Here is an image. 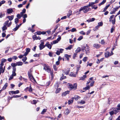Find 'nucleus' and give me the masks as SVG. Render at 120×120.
<instances>
[{"mask_svg":"<svg viewBox=\"0 0 120 120\" xmlns=\"http://www.w3.org/2000/svg\"><path fill=\"white\" fill-rule=\"evenodd\" d=\"M27 57L25 56L22 59V60L23 62H24L27 60Z\"/></svg>","mask_w":120,"mask_h":120,"instance_id":"63","label":"nucleus"},{"mask_svg":"<svg viewBox=\"0 0 120 120\" xmlns=\"http://www.w3.org/2000/svg\"><path fill=\"white\" fill-rule=\"evenodd\" d=\"M26 10L25 9H23L22 10V12L20 13V14H23L25 13L26 12Z\"/></svg>","mask_w":120,"mask_h":120,"instance_id":"53","label":"nucleus"},{"mask_svg":"<svg viewBox=\"0 0 120 120\" xmlns=\"http://www.w3.org/2000/svg\"><path fill=\"white\" fill-rule=\"evenodd\" d=\"M7 13L8 14H11L13 12V10L11 8H9L7 10Z\"/></svg>","mask_w":120,"mask_h":120,"instance_id":"13","label":"nucleus"},{"mask_svg":"<svg viewBox=\"0 0 120 120\" xmlns=\"http://www.w3.org/2000/svg\"><path fill=\"white\" fill-rule=\"evenodd\" d=\"M86 77V75H83L82 77H80V80H83L85 79Z\"/></svg>","mask_w":120,"mask_h":120,"instance_id":"25","label":"nucleus"},{"mask_svg":"<svg viewBox=\"0 0 120 120\" xmlns=\"http://www.w3.org/2000/svg\"><path fill=\"white\" fill-rule=\"evenodd\" d=\"M70 110L67 108L65 109V115H68L70 113Z\"/></svg>","mask_w":120,"mask_h":120,"instance_id":"9","label":"nucleus"},{"mask_svg":"<svg viewBox=\"0 0 120 120\" xmlns=\"http://www.w3.org/2000/svg\"><path fill=\"white\" fill-rule=\"evenodd\" d=\"M94 82V81H92L91 82L90 84V86H93V84Z\"/></svg>","mask_w":120,"mask_h":120,"instance_id":"57","label":"nucleus"},{"mask_svg":"<svg viewBox=\"0 0 120 120\" xmlns=\"http://www.w3.org/2000/svg\"><path fill=\"white\" fill-rule=\"evenodd\" d=\"M90 86H87L84 88L83 89V90H88L90 89Z\"/></svg>","mask_w":120,"mask_h":120,"instance_id":"32","label":"nucleus"},{"mask_svg":"<svg viewBox=\"0 0 120 120\" xmlns=\"http://www.w3.org/2000/svg\"><path fill=\"white\" fill-rule=\"evenodd\" d=\"M38 101V100H37V101L35 100H34L32 101L33 102H31V103L32 104L35 105L37 103V102Z\"/></svg>","mask_w":120,"mask_h":120,"instance_id":"27","label":"nucleus"},{"mask_svg":"<svg viewBox=\"0 0 120 120\" xmlns=\"http://www.w3.org/2000/svg\"><path fill=\"white\" fill-rule=\"evenodd\" d=\"M8 86V83H6L4 86L3 87L2 89V90H4L5 89H6V87Z\"/></svg>","mask_w":120,"mask_h":120,"instance_id":"24","label":"nucleus"},{"mask_svg":"<svg viewBox=\"0 0 120 120\" xmlns=\"http://www.w3.org/2000/svg\"><path fill=\"white\" fill-rule=\"evenodd\" d=\"M32 72V71L30 69L29 71H28V75L29 78L30 80H31V77L33 76L31 73Z\"/></svg>","mask_w":120,"mask_h":120,"instance_id":"3","label":"nucleus"},{"mask_svg":"<svg viewBox=\"0 0 120 120\" xmlns=\"http://www.w3.org/2000/svg\"><path fill=\"white\" fill-rule=\"evenodd\" d=\"M77 84L76 83H75L72 85V89H74V90H76L77 89Z\"/></svg>","mask_w":120,"mask_h":120,"instance_id":"21","label":"nucleus"},{"mask_svg":"<svg viewBox=\"0 0 120 120\" xmlns=\"http://www.w3.org/2000/svg\"><path fill=\"white\" fill-rule=\"evenodd\" d=\"M67 85L68 86H69V87L72 89V84L68 83L67 84Z\"/></svg>","mask_w":120,"mask_h":120,"instance_id":"43","label":"nucleus"},{"mask_svg":"<svg viewBox=\"0 0 120 120\" xmlns=\"http://www.w3.org/2000/svg\"><path fill=\"white\" fill-rule=\"evenodd\" d=\"M77 69H76V73H77L78 71H79L80 70V68L81 67V65H78L77 66Z\"/></svg>","mask_w":120,"mask_h":120,"instance_id":"22","label":"nucleus"},{"mask_svg":"<svg viewBox=\"0 0 120 120\" xmlns=\"http://www.w3.org/2000/svg\"><path fill=\"white\" fill-rule=\"evenodd\" d=\"M70 71V68L68 69V71H67L66 69H64L63 70V73H64L66 75H68Z\"/></svg>","mask_w":120,"mask_h":120,"instance_id":"5","label":"nucleus"},{"mask_svg":"<svg viewBox=\"0 0 120 120\" xmlns=\"http://www.w3.org/2000/svg\"><path fill=\"white\" fill-rule=\"evenodd\" d=\"M79 103L81 104H85V101L83 100H81L79 102Z\"/></svg>","mask_w":120,"mask_h":120,"instance_id":"46","label":"nucleus"},{"mask_svg":"<svg viewBox=\"0 0 120 120\" xmlns=\"http://www.w3.org/2000/svg\"><path fill=\"white\" fill-rule=\"evenodd\" d=\"M60 83H59L58 82H57L55 84L54 87L55 89H57L59 88L58 87H59V85Z\"/></svg>","mask_w":120,"mask_h":120,"instance_id":"7","label":"nucleus"},{"mask_svg":"<svg viewBox=\"0 0 120 120\" xmlns=\"http://www.w3.org/2000/svg\"><path fill=\"white\" fill-rule=\"evenodd\" d=\"M115 18H114L113 20H111V22H112V24L114 25L115 24Z\"/></svg>","mask_w":120,"mask_h":120,"instance_id":"44","label":"nucleus"},{"mask_svg":"<svg viewBox=\"0 0 120 120\" xmlns=\"http://www.w3.org/2000/svg\"><path fill=\"white\" fill-rule=\"evenodd\" d=\"M80 48L79 47L76 49L75 52L76 53H77L80 52Z\"/></svg>","mask_w":120,"mask_h":120,"instance_id":"38","label":"nucleus"},{"mask_svg":"<svg viewBox=\"0 0 120 120\" xmlns=\"http://www.w3.org/2000/svg\"><path fill=\"white\" fill-rule=\"evenodd\" d=\"M9 22V21L8 20H7V21H6L4 24V25L6 26L7 25H8Z\"/></svg>","mask_w":120,"mask_h":120,"instance_id":"54","label":"nucleus"},{"mask_svg":"<svg viewBox=\"0 0 120 120\" xmlns=\"http://www.w3.org/2000/svg\"><path fill=\"white\" fill-rule=\"evenodd\" d=\"M72 14V11H69L68 12V14L67 15L68 17L71 15Z\"/></svg>","mask_w":120,"mask_h":120,"instance_id":"40","label":"nucleus"},{"mask_svg":"<svg viewBox=\"0 0 120 120\" xmlns=\"http://www.w3.org/2000/svg\"><path fill=\"white\" fill-rule=\"evenodd\" d=\"M60 40V37H59L56 40L53 41V44H55L57 43H58V41H59Z\"/></svg>","mask_w":120,"mask_h":120,"instance_id":"16","label":"nucleus"},{"mask_svg":"<svg viewBox=\"0 0 120 120\" xmlns=\"http://www.w3.org/2000/svg\"><path fill=\"white\" fill-rule=\"evenodd\" d=\"M53 53L52 52H49V55L50 57L52 56Z\"/></svg>","mask_w":120,"mask_h":120,"instance_id":"62","label":"nucleus"},{"mask_svg":"<svg viewBox=\"0 0 120 120\" xmlns=\"http://www.w3.org/2000/svg\"><path fill=\"white\" fill-rule=\"evenodd\" d=\"M83 38V36H80L79 37L78 39L77 40L80 41Z\"/></svg>","mask_w":120,"mask_h":120,"instance_id":"56","label":"nucleus"},{"mask_svg":"<svg viewBox=\"0 0 120 120\" xmlns=\"http://www.w3.org/2000/svg\"><path fill=\"white\" fill-rule=\"evenodd\" d=\"M19 19L18 18H16L15 20V22L16 24H17L19 22Z\"/></svg>","mask_w":120,"mask_h":120,"instance_id":"36","label":"nucleus"},{"mask_svg":"<svg viewBox=\"0 0 120 120\" xmlns=\"http://www.w3.org/2000/svg\"><path fill=\"white\" fill-rule=\"evenodd\" d=\"M5 15V14L4 13L3 14L2 12H0V18H2Z\"/></svg>","mask_w":120,"mask_h":120,"instance_id":"37","label":"nucleus"},{"mask_svg":"<svg viewBox=\"0 0 120 120\" xmlns=\"http://www.w3.org/2000/svg\"><path fill=\"white\" fill-rule=\"evenodd\" d=\"M12 58L14 60H15L18 59V57L16 56H14L12 57Z\"/></svg>","mask_w":120,"mask_h":120,"instance_id":"61","label":"nucleus"},{"mask_svg":"<svg viewBox=\"0 0 120 120\" xmlns=\"http://www.w3.org/2000/svg\"><path fill=\"white\" fill-rule=\"evenodd\" d=\"M56 89V90L55 91V93L57 94V93H59L60 92V88H59Z\"/></svg>","mask_w":120,"mask_h":120,"instance_id":"42","label":"nucleus"},{"mask_svg":"<svg viewBox=\"0 0 120 120\" xmlns=\"http://www.w3.org/2000/svg\"><path fill=\"white\" fill-rule=\"evenodd\" d=\"M58 60L57 61L56 63V64L57 65H59L60 63V56H59L58 58Z\"/></svg>","mask_w":120,"mask_h":120,"instance_id":"26","label":"nucleus"},{"mask_svg":"<svg viewBox=\"0 0 120 120\" xmlns=\"http://www.w3.org/2000/svg\"><path fill=\"white\" fill-rule=\"evenodd\" d=\"M73 45H70L68 47L66 48L65 49L67 50H70L72 49L73 47Z\"/></svg>","mask_w":120,"mask_h":120,"instance_id":"17","label":"nucleus"},{"mask_svg":"<svg viewBox=\"0 0 120 120\" xmlns=\"http://www.w3.org/2000/svg\"><path fill=\"white\" fill-rule=\"evenodd\" d=\"M49 42H48L45 44V46H46L49 48V49H51L52 47V46L51 45L49 44Z\"/></svg>","mask_w":120,"mask_h":120,"instance_id":"12","label":"nucleus"},{"mask_svg":"<svg viewBox=\"0 0 120 120\" xmlns=\"http://www.w3.org/2000/svg\"><path fill=\"white\" fill-rule=\"evenodd\" d=\"M74 99V98H72L71 99L69 100L68 101V103L69 105L73 103V100Z\"/></svg>","mask_w":120,"mask_h":120,"instance_id":"15","label":"nucleus"},{"mask_svg":"<svg viewBox=\"0 0 120 120\" xmlns=\"http://www.w3.org/2000/svg\"><path fill=\"white\" fill-rule=\"evenodd\" d=\"M79 33L83 35H85V33L83 31H81L79 32Z\"/></svg>","mask_w":120,"mask_h":120,"instance_id":"48","label":"nucleus"},{"mask_svg":"<svg viewBox=\"0 0 120 120\" xmlns=\"http://www.w3.org/2000/svg\"><path fill=\"white\" fill-rule=\"evenodd\" d=\"M7 27L6 26L4 25L2 28V30L3 31L5 30H7Z\"/></svg>","mask_w":120,"mask_h":120,"instance_id":"41","label":"nucleus"},{"mask_svg":"<svg viewBox=\"0 0 120 120\" xmlns=\"http://www.w3.org/2000/svg\"><path fill=\"white\" fill-rule=\"evenodd\" d=\"M100 43L101 44H104L105 43V42L103 40H101L100 42Z\"/></svg>","mask_w":120,"mask_h":120,"instance_id":"64","label":"nucleus"},{"mask_svg":"<svg viewBox=\"0 0 120 120\" xmlns=\"http://www.w3.org/2000/svg\"><path fill=\"white\" fill-rule=\"evenodd\" d=\"M93 46L96 48L97 49L99 48L100 46V45L97 43H95L94 44Z\"/></svg>","mask_w":120,"mask_h":120,"instance_id":"19","label":"nucleus"},{"mask_svg":"<svg viewBox=\"0 0 120 120\" xmlns=\"http://www.w3.org/2000/svg\"><path fill=\"white\" fill-rule=\"evenodd\" d=\"M105 57L106 58L111 56V55L109 52L108 51H107L105 53Z\"/></svg>","mask_w":120,"mask_h":120,"instance_id":"8","label":"nucleus"},{"mask_svg":"<svg viewBox=\"0 0 120 120\" xmlns=\"http://www.w3.org/2000/svg\"><path fill=\"white\" fill-rule=\"evenodd\" d=\"M17 65V64H16V63H12L11 64V66L12 67V69H13V68L15 69H15H16V68L15 67Z\"/></svg>","mask_w":120,"mask_h":120,"instance_id":"11","label":"nucleus"},{"mask_svg":"<svg viewBox=\"0 0 120 120\" xmlns=\"http://www.w3.org/2000/svg\"><path fill=\"white\" fill-rule=\"evenodd\" d=\"M53 68L55 71H57V68L56 67V65L54 64L53 65Z\"/></svg>","mask_w":120,"mask_h":120,"instance_id":"60","label":"nucleus"},{"mask_svg":"<svg viewBox=\"0 0 120 120\" xmlns=\"http://www.w3.org/2000/svg\"><path fill=\"white\" fill-rule=\"evenodd\" d=\"M30 49L29 48H26V52L28 53L30 52Z\"/></svg>","mask_w":120,"mask_h":120,"instance_id":"49","label":"nucleus"},{"mask_svg":"<svg viewBox=\"0 0 120 120\" xmlns=\"http://www.w3.org/2000/svg\"><path fill=\"white\" fill-rule=\"evenodd\" d=\"M106 2V0H103L101 3L98 5L99 6H100L101 5L103 4Z\"/></svg>","mask_w":120,"mask_h":120,"instance_id":"33","label":"nucleus"},{"mask_svg":"<svg viewBox=\"0 0 120 120\" xmlns=\"http://www.w3.org/2000/svg\"><path fill=\"white\" fill-rule=\"evenodd\" d=\"M114 16V15H112L109 18V21L110 22H111V19H113Z\"/></svg>","mask_w":120,"mask_h":120,"instance_id":"58","label":"nucleus"},{"mask_svg":"<svg viewBox=\"0 0 120 120\" xmlns=\"http://www.w3.org/2000/svg\"><path fill=\"white\" fill-rule=\"evenodd\" d=\"M12 94H17L19 93V90H17L16 91H12L10 92Z\"/></svg>","mask_w":120,"mask_h":120,"instance_id":"6","label":"nucleus"},{"mask_svg":"<svg viewBox=\"0 0 120 120\" xmlns=\"http://www.w3.org/2000/svg\"><path fill=\"white\" fill-rule=\"evenodd\" d=\"M91 9V8H89L88 5H87L81 7V8L79 10V11L80 12L83 11L84 13H86L88 12L89 10Z\"/></svg>","mask_w":120,"mask_h":120,"instance_id":"1","label":"nucleus"},{"mask_svg":"<svg viewBox=\"0 0 120 120\" xmlns=\"http://www.w3.org/2000/svg\"><path fill=\"white\" fill-rule=\"evenodd\" d=\"M16 69H15H15L13 68V71H12V74L11 75L14 76H15L16 75V73L15 72L16 71Z\"/></svg>","mask_w":120,"mask_h":120,"instance_id":"14","label":"nucleus"},{"mask_svg":"<svg viewBox=\"0 0 120 120\" xmlns=\"http://www.w3.org/2000/svg\"><path fill=\"white\" fill-rule=\"evenodd\" d=\"M23 64L22 62L21 61H19L16 62V64L18 66H21Z\"/></svg>","mask_w":120,"mask_h":120,"instance_id":"28","label":"nucleus"},{"mask_svg":"<svg viewBox=\"0 0 120 120\" xmlns=\"http://www.w3.org/2000/svg\"><path fill=\"white\" fill-rule=\"evenodd\" d=\"M47 110V109H43L41 112V114H44L46 111Z\"/></svg>","mask_w":120,"mask_h":120,"instance_id":"35","label":"nucleus"},{"mask_svg":"<svg viewBox=\"0 0 120 120\" xmlns=\"http://www.w3.org/2000/svg\"><path fill=\"white\" fill-rule=\"evenodd\" d=\"M87 59V57H84L83 59V60L84 62H86Z\"/></svg>","mask_w":120,"mask_h":120,"instance_id":"59","label":"nucleus"},{"mask_svg":"<svg viewBox=\"0 0 120 120\" xmlns=\"http://www.w3.org/2000/svg\"><path fill=\"white\" fill-rule=\"evenodd\" d=\"M14 17V15H12L11 16H8L6 17V18H8L9 20L11 21L13 19Z\"/></svg>","mask_w":120,"mask_h":120,"instance_id":"10","label":"nucleus"},{"mask_svg":"<svg viewBox=\"0 0 120 120\" xmlns=\"http://www.w3.org/2000/svg\"><path fill=\"white\" fill-rule=\"evenodd\" d=\"M84 48L86 54H88V53L90 52L89 47L87 45H86V46Z\"/></svg>","mask_w":120,"mask_h":120,"instance_id":"4","label":"nucleus"},{"mask_svg":"<svg viewBox=\"0 0 120 120\" xmlns=\"http://www.w3.org/2000/svg\"><path fill=\"white\" fill-rule=\"evenodd\" d=\"M28 90L29 92H32V87L31 86V84H30V87H29Z\"/></svg>","mask_w":120,"mask_h":120,"instance_id":"39","label":"nucleus"},{"mask_svg":"<svg viewBox=\"0 0 120 120\" xmlns=\"http://www.w3.org/2000/svg\"><path fill=\"white\" fill-rule=\"evenodd\" d=\"M99 27L98 26H96L95 27V28L94 29V31H96L98 30Z\"/></svg>","mask_w":120,"mask_h":120,"instance_id":"50","label":"nucleus"},{"mask_svg":"<svg viewBox=\"0 0 120 120\" xmlns=\"http://www.w3.org/2000/svg\"><path fill=\"white\" fill-rule=\"evenodd\" d=\"M21 96L19 95H14L13 96L12 98H17L20 97Z\"/></svg>","mask_w":120,"mask_h":120,"instance_id":"55","label":"nucleus"},{"mask_svg":"<svg viewBox=\"0 0 120 120\" xmlns=\"http://www.w3.org/2000/svg\"><path fill=\"white\" fill-rule=\"evenodd\" d=\"M64 56L67 59V60L68 61L69 60V58L71 56L67 54H65L64 55Z\"/></svg>","mask_w":120,"mask_h":120,"instance_id":"20","label":"nucleus"},{"mask_svg":"<svg viewBox=\"0 0 120 120\" xmlns=\"http://www.w3.org/2000/svg\"><path fill=\"white\" fill-rule=\"evenodd\" d=\"M44 68L43 69L46 71L48 73H50L51 71V69L50 68L49 66L47 64H45L44 65Z\"/></svg>","mask_w":120,"mask_h":120,"instance_id":"2","label":"nucleus"},{"mask_svg":"<svg viewBox=\"0 0 120 120\" xmlns=\"http://www.w3.org/2000/svg\"><path fill=\"white\" fill-rule=\"evenodd\" d=\"M119 110H118L117 108H114L113 110V111L114 112V113L116 114L119 112Z\"/></svg>","mask_w":120,"mask_h":120,"instance_id":"23","label":"nucleus"},{"mask_svg":"<svg viewBox=\"0 0 120 120\" xmlns=\"http://www.w3.org/2000/svg\"><path fill=\"white\" fill-rule=\"evenodd\" d=\"M120 7V6L119 7H118L117 6H116L115 8H114L113 10L115 11V12L116 11H117L119 8V7Z\"/></svg>","mask_w":120,"mask_h":120,"instance_id":"47","label":"nucleus"},{"mask_svg":"<svg viewBox=\"0 0 120 120\" xmlns=\"http://www.w3.org/2000/svg\"><path fill=\"white\" fill-rule=\"evenodd\" d=\"M62 76L61 77H60V80H62L64 79H66V76H64L63 74H62Z\"/></svg>","mask_w":120,"mask_h":120,"instance_id":"29","label":"nucleus"},{"mask_svg":"<svg viewBox=\"0 0 120 120\" xmlns=\"http://www.w3.org/2000/svg\"><path fill=\"white\" fill-rule=\"evenodd\" d=\"M76 29L75 28H72L71 30H68V31H71V32H74L75 31H76Z\"/></svg>","mask_w":120,"mask_h":120,"instance_id":"34","label":"nucleus"},{"mask_svg":"<svg viewBox=\"0 0 120 120\" xmlns=\"http://www.w3.org/2000/svg\"><path fill=\"white\" fill-rule=\"evenodd\" d=\"M69 93V91H67L63 92L62 94V96H66L67 94H68Z\"/></svg>","mask_w":120,"mask_h":120,"instance_id":"18","label":"nucleus"},{"mask_svg":"<svg viewBox=\"0 0 120 120\" xmlns=\"http://www.w3.org/2000/svg\"><path fill=\"white\" fill-rule=\"evenodd\" d=\"M94 4H95V3H94V2H90L89 3V4L88 6H89V7L91 6H92Z\"/></svg>","mask_w":120,"mask_h":120,"instance_id":"30","label":"nucleus"},{"mask_svg":"<svg viewBox=\"0 0 120 120\" xmlns=\"http://www.w3.org/2000/svg\"><path fill=\"white\" fill-rule=\"evenodd\" d=\"M69 75L72 77H75L76 76V74H74L73 72H71V73L69 74Z\"/></svg>","mask_w":120,"mask_h":120,"instance_id":"31","label":"nucleus"},{"mask_svg":"<svg viewBox=\"0 0 120 120\" xmlns=\"http://www.w3.org/2000/svg\"><path fill=\"white\" fill-rule=\"evenodd\" d=\"M49 118L52 120H55V119H57V120H58V118H56V117L54 118L53 117H49Z\"/></svg>","mask_w":120,"mask_h":120,"instance_id":"52","label":"nucleus"},{"mask_svg":"<svg viewBox=\"0 0 120 120\" xmlns=\"http://www.w3.org/2000/svg\"><path fill=\"white\" fill-rule=\"evenodd\" d=\"M79 97L77 95L75 96L74 97H73L74 98V99H75V100H77L79 98Z\"/></svg>","mask_w":120,"mask_h":120,"instance_id":"51","label":"nucleus"},{"mask_svg":"<svg viewBox=\"0 0 120 120\" xmlns=\"http://www.w3.org/2000/svg\"><path fill=\"white\" fill-rule=\"evenodd\" d=\"M98 26L99 27V26H102L103 25V23L102 22H100L98 23Z\"/></svg>","mask_w":120,"mask_h":120,"instance_id":"45","label":"nucleus"}]
</instances>
